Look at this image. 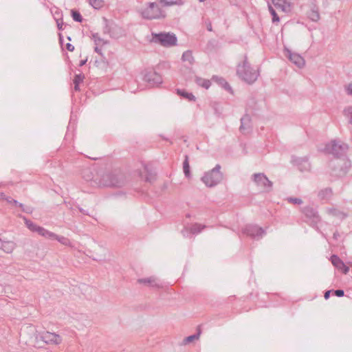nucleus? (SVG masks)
Wrapping results in <instances>:
<instances>
[{
	"mask_svg": "<svg viewBox=\"0 0 352 352\" xmlns=\"http://www.w3.org/2000/svg\"><path fill=\"white\" fill-rule=\"evenodd\" d=\"M344 88L346 94L349 96H352V82L345 85Z\"/></svg>",
	"mask_w": 352,
	"mask_h": 352,
	"instance_id": "43",
	"label": "nucleus"
},
{
	"mask_svg": "<svg viewBox=\"0 0 352 352\" xmlns=\"http://www.w3.org/2000/svg\"><path fill=\"white\" fill-rule=\"evenodd\" d=\"M92 38L94 41V43L96 45H99L100 42H102L103 44L107 43L102 38H101L98 33H94L92 34Z\"/></svg>",
	"mask_w": 352,
	"mask_h": 352,
	"instance_id": "39",
	"label": "nucleus"
},
{
	"mask_svg": "<svg viewBox=\"0 0 352 352\" xmlns=\"http://www.w3.org/2000/svg\"><path fill=\"white\" fill-rule=\"evenodd\" d=\"M103 21L104 23V26L103 28V32L104 34H109L111 36H113L112 30L113 29V26H116L113 22H110L105 17L103 18Z\"/></svg>",
	"mask_w": 352,
	"mask_h": 352,
	"instance_id": "24",
	"label": "nucleus"
},
{
	"mask_svg": "<svg viewBox=\"0 0 352 352\" xmlns=\"http://www.w3.org/2000/svg\"><path fill=\"white\" fill-rule=\"evenodd\" d=\"M41 338L47 344H58L61 342V338L59 335L49 331L43 333Z\"/></svg>",
	"mask_w": 352,
	"mask_h": 352,
	"instance_id": "15",
	"label": "nucleus"
},
{
	"mask_svg": "<svg viewBox=\"0 0 352 352\" xmlns=\"http://www.w3.org/2000/svg\"><path fill=\"white\" fill-rule=\"evenodd\" d=\"M214 82H216L218 85L221 86L225 90L228 91L230 93H233L232 89L229 85V83L226 81V80L222 77H219L217 76H214L212 78Z\"/></svg>",
	"mask_w": 352,
	"mask_h": 352,
	"instance_id": "19",
	"label": "nucleus"
},
{
	"mask_svg": "<svg viewBox=\"0 0 352 352\" xmlns=\"http://www.w3.org/2000/svg\"><path fill=\"white\" fill-rule=\"evenodd\" d=\"M94 51L98 53V54L102 56V50L100 48H99L98 46H96L94 47Z\"/></svg>",
	"mask_w": 352,
	"mask_h": 352,
	"instance_id": "53",
	"label": "nucleus"
},
{
	"mask_svg": "<svg viewBox=\"0 0 352 352\" xmlns=\"http://www.w3.org/2000/svg\"><path fill=\"white\" fill-rule=\"evenodd\" d=\"M206 226L197 223L192 224L190 228V233L196 234L200 233Z\"/></svg>",
	"mask_w": 352,
	"mask_h": 352,
	"instance_id": "29",
	"label": "nucleus"
},
{
	"mask_svg": "<svg viewBox=\"0 0 352 352\" xmlns=\"http://www.w3.org/2000/svg\"><path fill=\"white\" fill-rule=\"evenodd\" d=\"M184 4L183 0H175V1H170L169 2L165 3V6H171L173 5L182 6Z\"/></svg>",
	"mask_w": 352,
	"mask_h": 352,
	"instance_id": "41",
	"label": "nucleus"
},
{
	"mask_svg": "<svg viewBox=\"0 0 352 352\" xmlns=\"http://www.w3.org/2000/svg\"><path fill=\"white\" fill-rule=\"evenodd\" d=\"M208 30L209 31H211V30H212V28H211V26H210V27H208Z\"/></svg>",
	"mask_w": 352,
	"mask_h": 352,
	"instance_id": "62",
	"label": "nucleus"
},
{
	"mask_svg": "<svg viewBox=\"0 0 352 352\" xmlns=\"http://www.w3.org/2000/svg\"><path fill=\"white\" fill-rule=\"evenodd\" d=\"M333 194L332 189L331 188H325L319 191L318 196L321 200L329 199Z\"/></svg>",
	"mask_w": 352,
	"mask_h": 352,
	"instance_id": "22",
	"label": "nucleus"
},
{
	"mask_svg": "<svg viewBox=\"0 0 352 352\" xmlns=\"http://www.w3.org/2000/svg\"><path fill=\"white\" fill-rule=\"evenodd\" d=\"M37 233L46 239H50L52 240V238L56 236L55 233L50 232L41 226L40 227V228H38Z\"/></svg>",
	"mask_w": 352,
	"mask_h": 352,
	"instance_id": "26",
	"label": "nucleus"
},
{
	"mask_svg": "<svg viewBox=\"0 0 352 352\" xmlns=\"http://www.w3.org/2000/svg\"><path fill=\"white\" fill-rule=\"evenodd\" d=\"M90 5L95 9H100L104 6L103 0H91Z\"/></svg>",
	"mask_w": 352,
	"mask_h": 352,
	"instance_id": "37",
	"label": "nucleus"
},
{
	"mask_svg": "<svg viewBox=\"0 0 352 352\" xmlns=\"http://www.w3.org/2000/svg\"><path fill=\"white\" fill-rule=\"evenodd\" d=\"M3 241L0 239V248H3Z\"/></svg>",
	"mask_w": 352,
	"mask_h": 352,
	"instance_id": "60",
	"label": "nucleus"
},
{
	"mask_svg": "<svg viewBox=\"0 0 352 352\" xmlns=\"http://www.w3.org/2000/svg\"><path fill=\"white\" fill-rule=\"evenodd\" d=\"M329 167L331 168L330 173L331 176L342 177L347 174L351 167V162L346 159L336 158L330 162Z\"/></svg>",
	"mask_w": 352,
	"mask_h": 352,
	"instance_id": "3",
	"label": "nucleus"
},
{
	"mask_svg": "<svg viewBox=\"0 0 352 352\" xmlns=\"http://www.w3.org/2000/svg\"><path fill=\"white\" fill-rule=\"evenodd\" d=\"M58 40L60 44L62 45L63 43V36L61 33H58Z\"/></svg>",
	"mask_w": 352,
	"mask_h": 352,
	"instance_id": "52",
	"label": "nucleus"
},
{
	"mask_svg": "<svg viewBox=\"0 0 352 352\" xmlns=\"http://www.w3.org/2000/svg\"><path fill=\"white\" fill-rule=\"evenodd\" d=\"M183 170L185 176L187 178H190L191 177L189 157L187 155H185V159L183 162Z\"/></svg>",
	"mask_w": 352,
	"mask_h": 352,
	"instance_id": "27",
	"label": "nucleus"
},
{
	"mask_svg": "<svg viewBox=\"0 0 352 352\" xmlns=\"http://www.w3.org/2000/svg\"><path fill=\"white\" fill-rule=\"evenodd\" d=\"M177 94L181 97L187 99L189 101H195V97L192 93L187 92L185 89H177Z\"/></svg>",
	"mask_w": 352,
	"mask_h": 352,
	"instance_id": "25",
	"label": "nucleus"
},
{
	"mask_svg": "<svg viewBox=\"0 0 352 352\" xmlns=\"http://www.w3.org/2000/svg\"><path fill=\"white\" fill-rule=\"evenodd\" d=\"M348 150V145L344 143H340L333 140L331 143L326 144L324 151L327 154H331L336 158H340L344 155Z\"/></svg>",
	"mask_w": 352,
	"mask_h": 352,
	"instance_id": "7",
	"label": "nucleus"
},
{
	"mask_svg": "<svg viewBox=\"0 0 352 352\" xmlns=\"http://www.w3.org/2000/svg\"><path fill=\"white\" fill-rule=\"evenodd\" d=\"M302 213L305 215V222L312 227H316L321 221V217L316 208L307 206L301 208Z\"/></svg>",
	"mask_w": 352,
	"mask_h": 352,
	"instance_id": "8",
	"label": "nucleus"
},
{
	"mask_svg": "<svg viewBox=\"0 0 352 352\" xmlns=\"http://www.w3.org/2000/svg\"><path fill=\"white\" fill-rule=\"evenodd\" d=\"M221 166L217 164L211 170L205 173L201 181L208 187H214L223 179V173L220 171Z\"/></svg>",
	"mask_w": 352,
	"mask_h": 352,
	"instance_id": "4",
	"label": "nucleus"
},
{
	"mask_svg": "<svg viewBox=\"0 0 352 352\" xmlns=\"http://www.w3.org/2000/svg\"><path fill=\"white\" fill-rule=\"evenodd\" d=\"M74 89L75 91H80L79 84H74Z\"/></svg>",
	"mask_w": 352,
	"mask_h": 352,
	"instance_id": "57",
	"label": "nucleus"
},
{
	"mask_svg": "<svg viewBox=\"0 0 352 352\" xmlns=\"http://www.w3.org/2000/svg\"><path fill=\"white\" fill-rule=\"evenodd\" d=\"M8 196H6L3 192H0V200L2 199V200H6V197Z\"/></svg>",
	"mask_w": 352,
	"mask_h": 352,
	"instance_id": "55",
	"label": "nucleus"
},
{
	"mask_svg": "<svg viewBox=\"0 0 352 352\" xmlns=\"http://www.w3.org/2000/svg\"><path fill=\"white\" fill-rule=\"evenodd\" d=\"M23 219L25 220V223L26 226L28 227V228L30 230H31L33 232H38V228H40L41 226L35 224L32 221L28 219L25 217H23Z\"/></svg>",
	"mask_w": 352,
	"mask_h": 352,
	"instance_id": "31",
	"label": "nucleus"
},
{
	"mask_svg": "<svg viewBox=\"0 0 352 352\" xmlns=\"http://www.w3.org/2000/svg\"><path fill=\"white\" fill-rule=\"evenodd\" d=\"M242 232L252 239H260L265 234V231L257 225L248 224L243 229Z\"/></svg>",
	"mask_w": 352,
	"mask_h": 352,
	"instance_id": "11",
	"label": "nucleus"
},
{
	"mask_svg": "<svg viewBox=\"0 0 352 352\" xmlns=\"http://www.w3.org/2000/svg\"><path fill=\"white\" fill-rule=\"evenodd\" d=\"M333 265L344 274H346L349 271V267L336 254H333L330 258Z\"/></svg>",
	"mask_w": 352,
	"mask_h": 352,
	"instance_id": "14",
	"label": "nucleus"
},
{
	"mask_svg": "<svg viewBox=\"0 0 352 352\" xmlns=\"http://www.w3.org/2000/svg\"><path fill=\"white\" fill-rule=\"evenodd\" d=\"M287 200L289 203L293 204L300 205L301 204H302V200L297 197H288Z\"/></svg>",
	"mask_w": 352,
	"mask_h": 352,
	"instance_id": "40",
	"label": "nucleus"
},
{
	"mask_svg": "<svg viewBox=\"0 0 352 352\" xmlns=\"http://www.w3.org/2000/svg\"><path fill=\"white\" fill-rule=\"evenodd\" d=\"M56 23H57V28L59 30H62L63 28V20L61 19V21H60V20H56Z\"/></svg>",
	"mask_w": 352,
	"mask_h": 352,
	"instance_id": "47",
	"label": "nucleus"
},
{
	"mask_svg": "<svg viewBox=\"0 0 352 352\" xmlns=\"http://www.w3.org/2000/svg\"><path fill=\"white\" fill-rule=\"evenodd\" d=\"M195 81L198 85L206 89H208L211 85V82L209 80L204 79L201 77H196Z\"/></svg>",
	"mask_w": 352,
	"mask_h": 352,
	"instance_id": "30",
	"label": "nucleus"
},
{
	"mask_svg": "<svg viewBox=\"0 0 352 352\" xmlns=\"http://www.w3.org/2000/svg\"><path fill=\"white\" fill-rule=\"evenodd\" d=\"M67 40H69V41H72V38H71V37H70V36H67Z\"/></svg>",
	"mask_w": 352,
	"mask_h": 352,
	"instance_id": "61",
	"label": "nucleus"
},
{
	"mask_svg": "<svg viewBox=\"0 0 352 352\" xmlns=\"http://www.w3.org/2000/svg\"><path fill=\"white\" fill-rule=\"evenodd\" d=\"M143 80L146 82L151 87H157L163 82L160 74L156 72L153 69H145L142 72Z\"/></svg>",
	"mask_w": 352,
	"mask_h": 352,
	"instance_id": "9",
	"label": "nucleus"
},
{
	"mask_svg": "<svg viewBox=\"0 0 352 352\" xmlns=\"http://www.w3.org/2000/svg\"><path fill=\"white\" fill-rule=\"evenodd\" d=\"M71 16L73 20L76 22L81 23L83 20V18L80 13V12L77 10L72 9L71 10Z\"/></svg>",
	"mask_w": 352,
	"mask_h": 352,
	"instance_id": "34",
	"label": "nucleus"
},
{
	"mask_svg": "<svg viewBox=\"0 0 352 352\" xmlns=\"http://www.w3.org/2000/svg\"><path fill=\"white\" fill-rule=\"evenodd\" d=\"M143 19L152 20L155 19L164 18L165 12L155 2L148 3V6L141 11Z\"/></svg>",
	"mask_w": 352,
	"mask_h": 352,
	"instance_id": "6",
	"label": "nucleus"
},
{
	"mask_svg": "<svg viewBox=\"0 0 352 352\" xmlns=\"http://www.w3.org/2000/svg\"><path fill=\"white\" fill-rule=\"evenodd\" d=\"M32 210H33L32 208L29 206H26V207H25V209H23V212L28 213V214H31L32 212Z\"/></svg>",
	"mask_w": 352,
	"mask_h": 352,
	"instance_id": "49",
	"label": "nucleus"
},
{
	"mask_svg": "<svg viewBox=\"0 0 352 352\" xmlns=\"http://www.w3.org/2000/svg\"><path fill=\"white\" fill-rule=\"evenodd\" d=\"M100 185L104 187L121 188L126 183L125 175L120 170H113L102 175Z\"/></svg>",
	"mask_w": 352,
	"mask_h": 352,
	"instance_id": "2",
	"label": "nucleus"
},
{
	"mask_svg": "<svg viewBox=\"0 0 352 352\" xmlns=\"http://www.w3.org/2000/svg\"><path fill=\"white\" fill-rule=\"evenodd\" d=\"M252 177L256 185L262 187L265 192H270L272 191L273 182L264 173H254Z\"/></svg>",
	"mask_w": 352,
	"mask_h": 352,
	"instance_id": "10",
	"label": "nucleus"
},
{
	"mask_svg": "<svg viewBox=\"0 0 352 352\" xmlns=\"http://www.w3.org/2000/svg\"><path fill=\"white\" fill-rule=\"evenodd\" d=\"M144 170L146 172L145 181L149 183H152L156 179V173L152 170L148 166H144Z\"/></svg>",
	"mask_w": 352,
	"mask_h": 352,
	"instance_id": "21",
	"label": "nucleus"
},
{
	"mask_svg": "<svg viewBox=\"0 0 352 352\" xmlns=\"http://www.w3.org/2000/svg\"><path fill=\"white\" fill-rule=\"evenodd\" d=\"M269 11L272 16V23H278L280 21V18L277 13L276 12L275 10L272 8L271 5H268Z\"/></svg>",
	"mask_w": 352,
	"mask_h": 352,
	"instance_id": "36",
	"label": "nucleus"
},
{
	"mask_svg": "<svg viewBox=\"0 0 352 352\" xmlns=\"http://www.w3.org/2000/svg\"><path fill=\"white\" fill-rule=\"evenodd\" d=\"M91 1V0H89V2Z\"/></svg>",
	"mask_w": 352,
	"mask_h": 352,
	"instance_id": "63",
	"label": "nucleus"
},
{
	"mask_svg": "<svg viewBox=\"0 0 352 352\" xmlns=\"http://www.w3.org/2000/svg\"><path fill=\"white\" fill-rule=\"evenodd\" d=\"M210 105L213 109L214 114L219 117L222 113V107L221 104L216 102H212Z\"/></svg>",
	"mask_w": 352,
	"mask_h": 352,
	"instance_id": "33",
	"label": "nucleus"
},
{
	"mask_svg": "<svg viewBox=\"0 0 352 352\" xmlns=\"http://www.w3.org/2000/svg\"><path fill=\"white\" fill-rule=\"evenodd\" d=\"M182 60L184 62H188L189 64L190 65H192L195 62V59L192 56V51H190V50L185 51L182 54Z\"/></svg>",
	"mask_w": 352,
	"mask_h": 352,
	"instance_id": "28",
	"label": "nucleus"
},
{
	"mask_svg": "<svg viewBox=\"0 0 352 352\" xmlns=\"http://www.w3.org/2000/svg\"><path fill=\"white\" fill-rule=\"evenodd\" d=\"M137 283L151 288L159 289L162 287V283H160L158 279L155 276L138 278Z\"/></svg>",
	"mask_w": 352,
	"mask_h": 352,
	"instance_id": "13",
	"label": "nucleus"
},
{
	"mask_svg": "<svg viewBox=\"0 0 352 352\" xmlns=\"http://www.w3.org/2000/svg\"><path fill=\"white\" fill-rule=\"evenodd\" d=\"M285 55L292 63L299 68H302L305 64L302 56L297 53L292 52L288 49L285 50Z\"/></svg>",
	"mask_w": 352,
	"mask_h": 352,
	"instance_id": "12",
	"label": "nucleus"
},
{
	"mask_svg": "<svg viewBox=\"0 0 352 352\" xmlns=\"http://www.w3.org/2000/svg\"><path fill=\"white\" fill-rule=\"evenodd\" d=\"M344 112L346 115L350 116L349 122L352 124V107H348L347 108L344 109Z\"/></svg>",
	"mask_w": 352,
	"mask_h": 352,
	"instance_id": "42",
	"label": "nucleus"
},
{
	"mask_svg": "<svg viewBox=\"0 0 352 352\" xmlns=\"http://www.w3.org/2000/svg\"><path fill=\"white\" fill-rule=\"evenodd\" d=\"M236 75L242 80L251 85L257 80L259 71L255 70L251 67L248 60V56L245 54L243 63H239L236 67Z\"/></svg>",
	"mask_w": 352,
	"mask_h": 352,
	"instance_id": "1",
	"label": "nucleus"
},
{
	"mask_svg": "<svg viewBox=\"0 0 352 352\" xmlns=\"http://www.w3.org/2000/svg\"><path fill=\"white\" fill-rule=\"evenodd\" d=\"M160 3H163L164 6H165V3L166 2H169L170 1H168V0H159Z\"/></svg>",
	"mask_w": 352,
	"mask_h": 352,
	"instance_id": "59",
	"label": "nucleus"
},
{
	"mask_svg": "<svg viewBox=\"0 0 352 352\" xmlns=\"http://www.w3.org/2000/svg\"><path fill=\"white\" fill-rule=\"evenodd\" d=\"M182 234L184 237H186L188 236V230L186 228H184L182 230Z\"/></svg>",
	"mask_w": 352,
	"mask_h": 352,
	"instance_id": "50",
	"label": "nucleus"
},
{
	"mask_svg": "<svg viewBox=\"0 0 352 352\" xmlns=\"http://www.w3.org/2000/svg\"><path fill=\"white\" fill-rule=\"evenodd\" d=\"M333 295L338 296V297H342L344 295V292L343 289H333Z\"/></svg>",
	"mask_w": 352,
	"mask_h": 352,
	"instance_id": "44",
	"label": "nucleus"
},
{
	"mask_svg": "<svg viewBox=\"0 0 352 352\" xmlns=\"http://www.w3.org/2000/svg\"><path fill=\"white\" fill-rule=\"evenodd\" d=\"M87 61V58H86V59H85V60H81L80 61V63H79V66H80V67H82L83 65H85L86 64Z\"/></svg>",
	"mask_w": 352,
	"mask_h": 352,
	"instance_id": "56",
	"label": "nucleus"
},
{
	"mask_svg": "<svg viewBox=\"0 0 352 352\" xmlns=\"http://www.w3.org/2000/svg\"><path fill=\"white\" fill-rule=\"evenodd\" d=\"M292 162L298 167V168L302 171L303 170H307L310 167V164L308 162L307 157H293Z\"/></svg>",
	"mask_w": 352,
	"mask_h": 352,
	"instance_id": "17",
	"label": "nucleus"
},
{
	"mask_svg": "<svg viewBox=\"0 0 352 352\" xmlns=\"http://www.w3.org/2000/svg\"><path fill=\"white\" fill-rule=\"evenodd\" d=\"M251 129V118L248 114L244 115L241 118V126L239 130L241 133H245Z\"/></svg>",
	"mask_w": 352,
	"mask_h": 352,
	"instance_id": "18",
	"label": "nucleus"
},
{
	"mask_svg": "<svg viewBox=\"0 0 352 352\" xmlns=\"http://www.w3.org/2000/svg\"><path fill=\"white\" fill-rule=\"evenodd\" d=\"M307 16L314 22H317L320 20V16L319 14V10L316 5H314L311 8L310 10L307 12Z\"/></svg>",
	"mask_w": 352,
	"mask_h": 352,
	"instance_id": "20",
	"label": "nucleus"
},
{
	"mask_svg": "<svg viewBox=\"0 0 352 352\" xmlns=\"http://www.w3.org/2000/svg\"><path fill=\"white\" fill-rule=\"evenodd\" d=\"M78 210L79 211L82 213L83 214H85V215H89V212H87V210L82 208H78Z\"/></svg>",
	"mask_w": 352,
	"mask_h": 352,
	"instance_id": "51",
	"label": "nucleus"
},
{
	"mask_svg": "<svg viewBox=\"0 0 352 352\" xmlns=\"http://www.w3.org/2000/svg\"><path fill=\"white\" fill-rule=\"evenodd\" d=\"M274 6L285 13L292 12V4L287 0H272Z\"/></svg>",
	"mask_w": 352,
	"mask_h": 352,
	"instance_id": "16",
	"label": "nucleus"
},
{
	"mask_svg": "<svg viewBox=\"0 0 352 352\" xmlns=\"http://www.w3.org/2000/svg\"><path fill=\"white\" fill-rule=\"evenodd\" d=\"M52 240H57L59 243L66 246L72 245L69 239L64 236H58L56 234V236L52 238Z\"/></svg>",
	"mask_w": 352,
	"mask_h": 352,
	"instance_id": "32",
	"label": "nucleus"
},
{
	"mask_svg": "<svg viewBox=\"0 0 352 352\" xmlns=\"http://www.w3.org/2000/svg\"><path fill=\"white\" fill-rule=\"evenodd\" d=\"M340 236V234L338 232V231H336L333 234V238L335 239V240H338V237Z\"/></svg>",
	"mask_w": 352,
	"mask_h": 352,
	"instance_id": "54",
	"label": "nucleus"
},
{
	"mask_svg": "<svg viewBox=\"0 0 352 352\" xmlns=\"http://www.w3.org/2000/svg\"><path fill=\"white\" fill-rule=\"evenodd\" d=\"M329 213L334 217H339L340 219H344L346 217V214L336 208H330L329 210Z\"/></svg>",
	"mask_w": 352,
	"mask_h": 352,
	"instance_id": "35",
	"label": "nucleus"
},
{
	"mask_svg": "<svg viewBox=\"0 0 352 352\" xmlns=\"http://www.w3.org/2000/svg\"><path fill=\"white\" fill-rule=\"evenodd\" d=\"M6 201L9 204L14 205L15 206L18 205V201L11 197L8 196Z\"/></svg>",
	"mask_w": 352,
	"mask_h": 352,
	"instance_id": "45",
	"label": "nucleus"
},
{
	"mask_svg": "<svg viewBox=\"0 0 352 352\" xmlns=\"http://www.w3.org/2000/svg\"><path fill=\"white\" fill-rule=\"evenodd\" d=\"M201 333V329L200 326H199L197 329L196 333L189 336H187L186 338H185L183 340V344H187L188 343L193 342L195 340H198Z\"/></svg>",
	"mask_w": 352,
	"mask_h": 352,
	"instance_id": "23",
	"label": "nucleus"
},
{
	"mask_svg": "<svg viewBox=\"0 0 352 352\" xmlns=\"http://www.w3.org/2000/svg\"><path fill=\"white\" fill-rule=\"evenodd\" d=\"M16 206H19L23 212V209H25V207L23 204L19 203V202H18V205Z\"/></svg>",
	"mask_w": 352,
	"mask_h": 352,
	"instance_id": "58",
	"label": "nucleus"
},
{
	"mask_svg": "<svg viewBox=\"0 0 352 352\" xmlns=\"http://www.w3.org/2000/svg\"><path fill=\"white\" fill-rule=\"evenodd\" d=\"M333 294V289L327 290L324 294V298L325 300H328L330 298L331 294Z\"/></svg>",
	"mask_w": 352,
	"mask_h": 352,
	"instance_id": "46",
	"label": "nucleus"
},
{
	"mask_svg": "<svg viewBox=\"0 0 352 352\" xmlns=\"http://www.w3.org/2000/svg\"><path fill=\"white\" fill-rule=\"evenodd\" d=\"M152 42L164 47H172L177 45V38L171 32L152 33Z\"/></svg>",
	"mask_w": 352,
	"mask_h": 352,
	"instance_id": "5",
	"label": "nucleus"
},
{
	"mask_svg": "<svg viewBox=\"0 0 352 352\" xmlns=\"http://www.w3.org/2000/svg\"><path fill=\"white\" fill-rule=\"evenodd\" d=\"M66 48L69 52H73L74 50V46L69 43L66 44Z\"/></svg>",
	"mask_w": 352,
	"mask_h": 352,
	"instance_id": "48",
	"label": "nucleus"
},
{
	"mask_svg": "<svg viewBox=\"0 0 352 352\" xmlns=\"http://www.w3.org/2000/svg\"><path fill=\"white\" fill-rule=\"evenodd\" d=\"M85 78V75L82 73H80L78 74H76L74 76V78L73 80L74 84H80L83 82V80Z\"/></svg>",
	"mask_w": 352,
	"mask_h": 352,
	"instance_id": "38",
	"label": "nucleus"
}]
</instances>
